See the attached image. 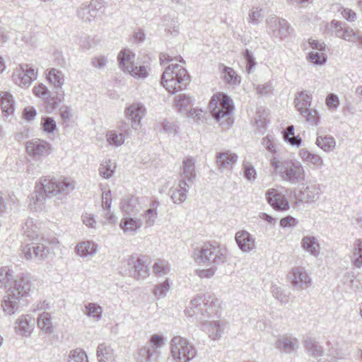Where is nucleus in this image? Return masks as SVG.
Wrapping results in <instances>:
<instances>
[{
	"instance_id": "nucleus-1",
	"label": "nucleus",
	"mask_w": 362,
	"mask_h": 362,
	"mask_svg": "<svg viewBox=\"0 0 362 362\" xmlns=\"http://www.w3.org/2000/svg\"><path fill=\"white\" fill-rule=\"evenodd\" d=\"M0 287L7 289L1 307L5 315H11L18 311L21 298L30 291V280L24 274L14 276L8 267H0Z\"/></svg>"
},
{
	"instance_id": "nucleus-2",
	"label": "nucleus",
	"mask_w": 362,
	"mask_h": 362,
	"mask_svg": "<svg viewBox=\"0 0 362 362\" xmlns=\"http://www.w3.org/2000/svg\"><path fill=\"white\" fill-rule=\"evenodd\" d=\"M40 185L42 192L35 193L30 203V206H33L35 210L42 208L45 197L62 201L74 189L76 182L68 177H44L41 180Z\"/></svg>"
},
{
	"instance_id": "nucleus-3",
	"label": "nucleus",
	"mask_w": 362,
	"mask_h": 362,
	"mask_svg": "<svg viewBox=\"0 0 362 362\" xmlns=\"http://www.w3.org/2000/svg\"><path fill=\"white\" fill-rule=\"evenodd\" d=\"M271 173L291 185H296L305 180L304 166L296 159L274 156L269 160Z\"/></svg>"
},
{
	"instance_id": "nucleus-4",
	"label": "nucleus",
	"mask_w": 362,
	"mask_h": 362,
	"mask_svg": "<svg viewBox=\"0 0 362 362\" xmlns=\"http://www.w3.org/2000/svg\"><path fill=\"white\" fill-rule=\"evenodd\" d=\"M192 257L199 264L215 267L228 261V252L225 246L205 244L194 250Z\"/></svg>"
},
{
	"instance_id": "nucleus-5",
	"label": "nucleus",
	"mask_w": 362,
	"mask_h": 362,
	"mask_svg": "<svg viewBox=\"0 0 362 362\" xmlns=\"http://www.w3.org/2000/svg\"><path fill=\"white\" fill-rule=\"evenodd\" d=\"M189 307L185 310V314L189 317L200 312L203 317L212 318L218 315L220 310L221 303L218 298L210 293H199L190 301Z\"/></svg>"
},
{
	"instance_id": "nucleus-6",
	"label": "nucleus",
	"mask_w": 362,
	"mask_h": 362,
	"mask_svg": "<svg viewBox=\"0 0 362 362\" xmlns=\"http://www.w3.org/2000/svg\"><path fill=\"white\" fill-rule=\"evenodd\" d=\"M189 76L187 70L178 64L171 63L163 71L161 84L170 93L185 88Z\"/></svg>"
},
{
	"instance_id": "nucleus-7",
	"label": "nucleus",
	"mask_w": 362,
	"mask_h": 362,
	"mask_svg": "<svg viewBox=\"0 0 362 362\" xmlns=\"http://www.w3.org/2000/svg\"><path fill=\"white\" fill-rule=\"evenodd\" d=\"M213 117L216 120L227 117L226 121L228 126L232 124L229 117L232 112L233 106L229 97L223 93L215 94L211 98L209 105Z\"/></svg>"
},
{
	"instance_id": "nucleus-8",
	"label": "nucleus",
	"mask_w": 362,
	"mask_h": 362,
	"mask_svg": "<svg viewBox=\"0 0 362 362\" xmlns=\"http://www.w3.org/2000/svg\"><path fill=\"white\" fill-rule=\"evenodd\" d=\"M170 354L174 362H189L197 354L195 348L185 338L175 336L170 340Z\"/></svg>"
},
{
	"instance_id": "nucleus-9",
	"label": "nucleus",
	"mask_w": 362,
	"mask_h": 362,
	"mask_svg": "<svg viewBox=\"0 0 362 362\" xmlns=\"http://www.w3.org/2000/svg\"><path fill=\"white\" fill-rule=\"evenodd\" d=\"M135 54L129 49H124L117 56L119 68L135 78H146L148 75V69L146 66H137L134 64Z\"/></svg>"
},
{
	"instance_id": "nucleus-10",
	"label": "nucleus",
	"mask_w": 362,
	"mask_h": 362,
	"mask_svg": "<svg viewBox=\"0 0 362 362\" xmlns=\"http://www.w3.org/2000/svg\"><path fill=\"white\" fill-rule=\"evenodd\" d=\"M118 130H109L105 134V139L107 143L115 148L122 146L125 139L131 137L132 130L129 124L125 120H120L117 124Z\"/></svg>"
},
{
	"instance_id": "nucleus-11",
	"label": "nucleus",
	"mask_w": 362,
	"mask_h": 362,
	"mask_svg": "<svg viewBox=\"0 0 362 362\" xmlns=\"http://www.w3.org/2000/svg\"><path fill=\"white\" fill-rule=\"evenodd\" d=\"M45 78L57 90L56 101L53 102V105L54 107H57L63 101L64 97V91L62 89L65 83V75L62 71L51 68L45 71Z\"/></svg>"
},
{
	"instance_id": "nucleus-12",
	"label": "nucleus",
	"mask_w": 362,
	"mask_h": 362,
	"mask_svg": "<svg viewBox=\"0 0 362 362\" xmlns=\"http://www.w3.org/2000/svg\"><path fill=\"white\" fill-rule=\"evenodd\" d=\"M27 153L35 160H41L48 156L52 151L48 141L40 139H33L25 144Z\"/></svg>"
},
{
	"instance_id": "nucleus-13",
	"label": "nucleus",
	"mask_w": 362,
	"mask_h": 362,
	"mask_svg": "<svg viewBox=\"0 0 362 362\" xmlns=\"http://www.w3.org/2000/svg\"><path fill=\"white\" fill-rule=\"evenodd\" d=\"M123 267L127 275L136 280L144 279L149 274L148 267L141 258L128 257L123 262Z\"/></svg>"
},
{
	"instance_id": "nucleus-14",
	"label": "nucleus",
	"mask_w": 362,
	"mask_h": 362,
	"mask_svg": "<svg viewBox=\"0 0 362 362\" xmlns=\"http://www.w3.org/2000/svg\"><path fill=\"white\" fill-rule=\"evenodd\" d=\"M37 72L32 66L23 64L13 70L12 78L16 85L21 88H28L37 78Z\"/></svg>"
},
{
	"instance_id": "nucleus-15",
	"label": "nucleus",
	"mask_w": 362,
	"mask_h": 362,
	"mask_svg": "<svg viewBox=\"0 0 362 362\" xmlns=\"http://www.w3.org/2000/svg\"><path fill=\"white\" fill-rule=\"evenodd\" d=\"M146 113V109L145 106L138 103H132L125 108L124 115L127 119L131 121L129 126L132 130L137 129Z\"/></svg>"
},
{
	"instance_id": "nucleus-16",
	"label": "nucleus",
	"mask_w": 362,
	"mask_h": 362,
	"mask_svg": "<svg viewBox=\"0 0 362 362\" xmlns=\"http://www.w3.org/2000/svg\"><path fill=\"white\" fill-rule=\"evenodd\" d=\"M21 252L26 259H44L47 257L50 249L44 244H25L21 246Z\"/></svg>"
},
{
	"instance_id": "nucleus-17",
	"label": "nucleus",
	"mask_w": 362,
	"mask_h": 362,
	"mask_svg": "<svg viewBox=\"0 0 362 362\" xmlns=\"http://www.w3.org/2000/svg\"><path fill=\"white\" fill-rule=\"evenodd\" d=\"M200 329L205 332L212 340H218L224 332L226 323L220 320H202L199 325Z\"/></svg>"
},
{
	"instance_id": "nucleus-18",
	"label": "nucleus",
	"mask_w": 362,
	"mask_h": 362,
	"mask_svg": "<svg viewBox=\"0 0 362 362\" xmlns=\"http://www.w3.org/2000/svg\"><path fill=\"white\" fill-rule=\"evenodd\" d=\"M34 325L35 320L31 315H21L14 323V329L16 334L28 337L33 332Z\"/></svg>"
},
{
	"instance_id": "nucleus-19",
	"label": "nucleus",
	"mask_w": 362,
	"mask_h": 362,
	"mask_svg": "<svg viewBox=\"0 0 362 362\" xmlns=\"http://www.w3.org/2000/svg\"><path fill=\"white\" fill-rule=\"evenodd\" d=\"M291 283L297 290H303L311 285V279L302 267H296L291 273Z\"/></svg>"
},
{
	"instance_id": "nucleus-20",
	"label": "nucleus",
	"mask_w": 362,
	"mask_h": 362,
	"mask_svg": "<svg viewBox=\"0 0 362 362\" xmlns=\"http://www.w3.org/2000/svg\"><path fill=\"white\" fill-rule=\"evenodd\" d=\"M330 29L334 31L336 35L338 37L342 38L345 40L353 42H360L362 44V35L359 33H355L352 29L346 28L345 26L346 24H329ZM362 46V45H361Z\"/></svg>"
},
{
	"instance_id": "nucleus-21",
	"label": "nucleus",
	"mask_w": 362,
	"mask_h": 362,
	"mask_svg": "<svg viewBox=\"0 0 362 362\" xmlns=\"http://www.w3.org/2000/svg\"><path fill=\"white\" fill-rule=\"evenodd\" d=\"M266 197L269 204L276 210L284 211L289 207L285 196L276 189H269L266 192Z\"/></svg>"
},
{
	"instance_id": "nucleus-22",
	"label": "nucleus",
	"mask_w": 362,
	"mask_h": 362,
	"mask_svg": "<svg viewBox=\"0 0 362 362\" xmlns=\"http://www.w3.org/2000/svg\"><path fill=\"white\" fill-rule=\"evenodd\" d=\"M180 180L179 181H184L189 185L192 183L196 177L195 160L194 158L187 157L182 160L180 170Z\"/></svg>"
},
{
	"instance_id": "nucleus-23",
	"label": "nucleus",
	"mask_w": 362,
	"mask_h": 362,
	"mask_svg": "<svg viewBox=\"0 0 362 362\" xmlns=\"http://www.w3.org/2000/svg\"><path fill=\"white\" fill-rule=\"evenodd\" d=\"M276 348L281 352L291 354L299 348L298 339L291 335H285L279 337L275 344Z\"/></svg>"
},
{
	"instance_id": "nucleus-24",
	"label": "nucleus",
	"mask_w": 362,
	"mask_h": 362,
	"mask_svg": "<svg viewBox=\"0 0 362 362\" xmlns=\"http://www.w3.org/2000/svg\"><path fill=\"white\" fill-rule=\"evenodd\" d=\"M235 239L243 252H248L255 248V238L246 230L238 231Z\"/></svg>"
},
{
	"instance_id": "nucleus-25",
	"label": "nucleus",
	"mask_w": 362,
	"mask_h": 362,
	"mask_svg": "<svg viewBox=\"0 0 362 362\" xmlns=\"http://www.w3.org/2000/svg\"><path fill=\"white\" fill-rule=\"evenodd\" d=\"M190 185L184 181H179L177 185L171 187L169 190V194L175 204H182L187 199Z\"/></svg>"
},
{
	"instance_id": "nucleus-26",
	"label": "nucleus",
	"mask_w": 362,
	"mask_h": 362,
	"mask_svg": "<svg viewBox=\"0 0 362 362\" xmlns=\"http://www.w3.org/2000/svg\"><path fill=\"white\" fill-rule=\"evenodd\" d=\"M300 246L303 250L315 257L320 254V245L318 238L315 236H304L300 241Z\"/></svg>"
},
{
	"instance_id": "nucleus-27",
	"label": "nucleus",
	"mask_w": 362,
	"mask_h": 362,
	"mask_svg": "<svg viewBox=\"0 0 362 362\" xmlns=\"http://www.w3.org/2000/svg\"><path fill=\"white\" fill-rule=\"evenodd\" d=\"M238 158L236 153L226 151L216 154V163L220 169H231L236 163Z\"/></svg>"
},
{
	"instance_id": "nucleus-28",
	"label": "nucleus",
	"mask_w": 362,
	"mask_h": 362,
	"mask_svg": "<svg viewBox=\"0 0 362 362\" xmlns=\"http://www.w3.org/2000/svg\"><path fill=\"white\" fill-rule=\"evenodd\" d=\"M37 325L40 332L44 334L49 335L55 331V326L53 325L49 313L43 312L40 314L37 319Z\"/></svg>"
},
{
	"instance_id": "nucleus-29",
	"label": "nucleus",
	"mask_w": 362,
	"mask_h": 362,
	"mask_svg": "<svg viewBox=\"0 0 362 362\" xmlns=\"http://www.w3.org/2000/svg\"><path fill=\"white\" fill-rule=\"evenodd\" d=\"M97 12L95 4L91 1L89 4H82L77 11V15L84 23H90L94 20Z\"/></svg>"
},
{
	"instance_id": "nucleus-30",
	"label": "nucleus",
	"mask_w": 362,
	"mask_h": 362,
	"mask_svg": "<svg viewBox=\"0 0 362 362\" xmlns=\"http://www.w3.org/2000/svg\"><path fill=\"white\" fill-rule=\"evenodd\" d=\"M298 156L307 165H313L317 168H321L324 165L323 160L320 155L314 153L306 148H301L299 151Z\"/></svg>"
},
{
	"instance_id": "nucleus-31",
	"label": "nucleus",
	"mask_w": 362,
	"mask_h": 362,
	"mask_svg": "<svg viewBox=\"0 0 362 362\" xmlns=\"http://www.w3.org/2000/svg\"><path fill=\"white\" fill-rule=\"evenodd\" d=\"M320 185L317 183L310 184L302 192L303 200L308 204L315 203L320 199Z\"/></svg>"
},
{
	"instance_id": "nucleus-32",
	"label": "nucleus",
	"mask_w": 362,
	"mask_h": 362,
	"mask_svg": "<svg viewBox=\"0 0 362 362\" xmlns=\"http://www.w3.org/2000/svg\"><path fill=\"white\" fill-rule=\"evenodd\" d=\"M312 95L306 90L298 92L294 99L295 107L299 113L305 112V110L310 108Z\"/></svg>"
},
{
	"instance_id": "nucleus-33",
	"label": "nucleus",
	"mask_w": 362,
	"mask_h": 362,
	"mask_svg": "<svg viewBox=\"0 0 362 362\" xmlns=\"http://www.w3.org/2000/svg\"><path fill=\"white\" fill-rule=\"evenodd\" d=\"M315 144L326 153H329L336 147V140L330 135L317 134Z\"/></svg>"
},
{
	"instance_id": "nucleus-34",
	"label": "nucleus",
	"mask_w": 362,
	"mask_h": 362,
	"mask_svg": "<svg viewBox=\"0 0 362 362\" xmlns=\"http://www.w3.org/2000/svg\"><path fill=\"white\" fill-rule=\"evenodd\" d=\"M303 347L306 354L314 358L322 356L324 353L323 347L315 339L310 337L304 341Z\"/></svg>"
},
{
	"instance_id": "nucleus-35",
	"label": "nucleus",
	"mask_w": 362,
	"mask_h": 362,
	"mask_svg": "<svg viewBox=\"0 0 362 362\" xmlns=\"http://www.w3.org/2000/svg\"><path fill=\"white\" fill-rule=\"evenodd\" d=\"M97 250V244L90 240L81 242L76 247V254L81 257H92L96 254Z\"/></svg>"
},
{
	"instance_id": "nucleus-36",
	"label": "nucleus",
	"mask_w": 362,
	"mask_h": 362,
	"mask_svg": "<svg viewBox=\"0 0 362 362\" xmlns=\"http://www.w3.org/2000/svg\"><path fill=\"white\" fill-rule=\"evenodd\" d=\"M159 202L158 201H152L150 204V208L144 213L143 218L146 228L151 227L155 224L158 218L157 208Z\"/></svg>"
},
{
	"instance_id": "nucleus-37",
	"label": "nucleus",
	"mask_w": 362,
	"mask_h": 362,
	"mask_svg": "<svg viewBox=\"0 0 362 362\" xmlns=\"http://www.w3.org/2000/svg\"><path fill=\"white\" fill-rule=\"evenodd\" d=\"M143 225V221L140 218L125 217L120 223V228L124 233H135Z\"/></svg>"
},
{
	"instance_id": "nucleus-38",
	"label": "nucleus",
	"mask_w": 362,
	"mask_h": 362,
	"mask_svg": "<svg viewBox=\"0 0 362 362\" xmlns=\"http://www.w3.org/2000/svg\"><path fill=\"white\" fill-rule=\"evenodd\" d=\"M96 356L99 362H112L114 361L112 349L104 343L98 346Z\"/></svg>"
},
{
	"instance_id": "nucleus-39",
	"label": "nucleus",
	"mask_w": 362,
	"mask_h": 362,
	"mask_svg": "<svg viewBox=\"0 0 362 362\" xmlns=\"http://www.w3.org/2000/svg\"><path fill=\"white\" fill-rule=\"evenodd\" d=\"M23 234L30 240H36L39 236V228L33 218H27L22 226Z\"/></svg>"
},
{
	"instance_id": "nucleus-40",
	"label": "nucleus",
	"mask_w": 362,
	"mask_h": 362,
	"mask_svg": "<svg viewBox=\"0 0 362 362\" xmlns=\"http://www.w3.org/2000/svg\"><path fill=\"white\" fill-rule=\"evenodd\" d=\"M160 349L151 347L149 345L141 348L139 351V355L141 357L140 362L144 361L148 362L156 361L160 356Z\"/></svg>"
},
{
	"instance_id": "nucleus-41",
	"label": "nucleus",
	"mask_w": 362,
	"mask_h": 362,
	"mask_svg": "<svg viewBox=\"0 0 362 362\" xmlns=\"http://www.w3.org/2000/svg\"><path fill=\"white\" fill-rule=\"evenodd\" d=\"M352 264L357 268L362 267V240L356 239L350 256Z\"/></svg>"
},
{
	"instance_id": "nucleus-42",
	"label": "nucleus",
	"mask_w": 362,
	"mask_h": 362,
	"mask_svg": "<svg viewBox=\"0 0 362 362\" xmlns=\"http://www.w3.org/2000/svg\"><path fill=\"white\" fill-rule=\"evenodd\" d=\"M83 313L89 317L93 318L96 321H100L103 317V308L95 303H88L84 306L83 310Z\"/></svg>"
},
{
	"instance_id": "nucleus-43",
	"label": "nucleus",
	"mask_w": 362,
	"mask_h": 362,
	"mask_svg": "<svg viewBox=\"0 0 362 362\" xmlns=\"http://www.w3.org/2000/svg\"><path fill=\"white\" fill-rule=\"evenodd\" d=\"M175 107L180 112H187L192 105V98L185 94H180L174 98Z\"/></svg>"
},
{
	"instance_id": "nucleus-44",
	"label": "nucleus",
	"mask_w": 362,
	"mask_h": 362,
	"mask_svg": "<svg viewBox=\"0 0 362 362\" xmlns=\"http://www.w3.org/2000/svg\"><path fill=\"white\" fill-rule=\"evenodd\" d=\"M138 204V197L134 196H126L121 202V209L124 212L131 214L137 210L136 207Z\"/></svg>"
},
{
	"instance_id": "nucleus-45",
	"label": "nucleus",
	"mask_w": 362,
	"mask_h": 362,
	"mask_svg": "<svg viewBox=\"0 0 362 362\" xmlns=\"http://www.w3.org/2000/svg\"><path fill=\"white\" fill-rule=\"evenodd\" d=\"M153 272L158 276H164L170 271V264L165 259L156 260L152 266Z\"/></svg>"
},
{
	"instance_id": "nucleus-46",
	"label": "nucleus",
	"mask_w": 362,
	"mask_h": 362,
	"mask_svg": "<svg viewBox=\"0 0 362 362\" xmlns=\"http://www.w3.org/2000/svg\"><path fill=\"white\" fill-rule=\"evenodd\" d=\"M0 106L3 112L8 115L13 113L14 111L13 96L8 93H2Z\"/></svg>"
},
{
	"instance_id": "nucleus-47",
	"label": "nucleus",
	"mask_w": 362,
	"mask_h": 362,
	"mask_svg": "<svg viewBox=\"0 0 362 362\" xmlns=\"http://www.w3.org/2000/svg\"><path fill=\"white\" fill-rule=\"evenodd\" d=\"M116 168V163L111 160L104 161L100 166L99 173L100 176L108 179L112 176Z\"/></svg>"
},
{
	"instance_id": "nucleus-48",
	"label": "nucleus",
	"mask_w": 362,
	"mask_h": 362,
	"mask_svg": "<svg viewBox=\"0 0 362 362\" xmlns=\"http://www.w3.org/2000/svg\"><path fill=\"white\" fill-rule=\"evenodd\" d=\"M33 94L44 100L48 101L49 100H53L52 98V93L48 88L43 83H39L35 86L33 88Z\"/></svg>"
},
{
	"instance_id": "nucleus-49",
	"label": "nucleus",
	"mask_w": 362,
	"mask_h": 362,
	"mask_svg": "<svg viewBox=\"0 0 362 362\" xmlns=\"http://www.w3.org/2000/svg\"><path fill=\"white\" fill-rule=\"evenodd\" d=\"M170 289V284L167 279L163 282L156 284L153 290V294L157 300L163 298L166 296Z\"/></svg>"
},
{
	"instance_id": "nucleus-50",
	"label": "nucleus",
	"mask_w": 362,
	"mask_h": 362,
	"mask_svg": "<svg viewBox=\"0 0 362 362\" xmlns=\"http://www.w3.org/2000/svg\"><path fill=\"white\" fill-rule=\"evenodd\" d=\"M305 112L300 113L305 121L312 126H316L320 122V116L316 109L309 108L305 110Z\"/></svg>"
},
{
	"instance_id": "nucleus-51",
	"label": "nucleus",
	"mask_w": 362,
	"mask_h": 362,
	"mask_svg": "<svg viewBox=\"0 0 362 362\" xmlns=\"http://www.w3.org/2000/svg\"><path fill=\"white\" fill-rule=\"evenodd\" d=\"M68 362H88L86 352L81 349L70 351Z\"/></svg>"
},
{
	"instance_id": "nucleus-52",
	"label": "nucleus",
	"mask_w": 362,
	"mask_h": 362,
	"mask_svg": "<svg viewBox=\"0 0 362 362\" xmlns=\"http://www.w3.org/2000/svg\"><path fill=\"white\" fill-rule=\"evenodd\" d=\"M242 165L245 177L250 182L255 181L257 178V172L253 165L249 161L244 160Z\"/></svg>"
},
{
	"instance_id": "nucleus-53",
	"label": "nucleus",
	"mask_w": 362,
	"mask_h": 362,
	"mask_svg": "<svg viewBox=\"0 0 362 362\" xmlns=\"http://www.w3.org/2000/svg\"><path fill=\"white\" fill-rule=\"evenodd\" d=\"M308 59L315 65H324L327 62V56L323 52H310Z\"/></svg>"
},
{
	"instance_id": "nucleus-54",
	"label": "nucleus",
	"mask_w": 362,
	"mask_h": 362,
	"mask_svg": "<svg viewBox=\"0 0 362 362\" xmlns=\"http://www.w3.org/2000/svg\"><path fill=\"white\" fill-rule=\"evenodd\" d=\"M224 80L230 84L236 85L240 83V77L235 73V71L230 67H224Z\"/></svg>"
},
{
	"instance_id": "nucleus-55",
	"label": "nucleus",
	"mask_w": 362,
	"mask_h": 362,
	"mask_svg": "<svg viewBox=\"0 0 362 362\" xmlns=\"http://www.w3.org/2000/svg\"><path fill=\"white\" fill-rule=\"evenodd\" d=\"M271 292L273 297H274L280 303L285 304L288 302V296L285 293L281 287L276 285H273L271 288Z\"/></svg>"
},
{
	"instance_id": "nucleus-56",
	"label": "nucleus",
	"mask_w": 362,
	"mask_h": 362,
	"mask_svg": "<svg viewBox=\"0 0 362 362\" xmlns=\"http://www.w3.org/2000/svg\"><path fill=\"white\" fill-rule=\"evenodd\" d=\"M41 126L46 133H52L57 128L54 119L49 117H43L41 120Z\"/></svg>"
},
{
	"instance_id": "nucleus-57",
	"label": "nucleus",
	"mask_w": 362,
	"mask_h": 362,
	"mask_svg": "<svg viewBox=\"0 0 362 362\" xmlns=\"http://www.w3.org/2000/svg\"><path fill=\"white\" fill-rule=\"evenodd\" d=\"M165 340L162 335L153 334L151 337L147 345L151 346V347L160 349L165 344Z\"/></svg>"
},
{
	"instance_id": "nucleus-58",
	"label": "nucleus",
	"mask_w": 362,
	"mask_h": 362,
	"mask_svg": "<svg viewBox=\"0 0 362 362\" xmlns=\"http://www.w3.org/2000/svg\"><path fill=\"white\" fill-rule=\"evenodd\" d=\"M216 272V267H211L208 269H197L195 273L201 279H210L215 274Z\"/></svg>"
},
{
	"instance_id": "nucleus-59",
	"label": "nucleus",
	"mask_w": 362,
	"mask_h": 362,
	"mask_svg": "<svg viewBox=\"0 0 362 362\" xmlns=\"http://www.w3.org/2000/svg\"><path fill=\"white\" fill-rule=\"evenodd\" d=\"M243 56L246 62V70L250 73L256 65L255 60L247 49L245 50Z\"/></svg>"
},
{
	"instance_id": "nucleus-60",
	"label": "nucleus",
	"mask_w": 362,
	"mask_h": 362,
	"mask_svg": "<svg viewBox=\"0 0 362 362\" xmlns=\"http://www.w3.org/2000/svg\"><path fill=\"white\" fill-rule=\"evenodd\" d=\"M325 103L329 110H334L338 107L339 100L337 95L329 93L326 98Z\"/></svg>"
},
{
	"instance_id": "nucleus-61",
	"label": "nucleus",
	"mask_w": 362,
	"mask_h": 362,
	"mask_svg": "<svg viewBox=\"0 0 362 362\" xmlns=\"http://www.w3.org/2000/svg\"><path fill=\"white\" fill-rule=\"evenodd\" d=\"M107 63V59L105 56H98L92 58V66L98 69H104Z\"/></svg>"
},
{
	"instance_id": "nucleus-62",
	"label": "nucleus",
	"mask_w": 362,
	"mask_h": 362,
	"mask_svg": "<svg viewBox=\"0 0 362 362\" xmlns=\"http://www.w3.org/2000/svg\"><path fill=\"white\" fill-rule=\"evenodd\" d=\"M298 224V220L293 216H288L281 219L280 226L282 228H293Z\"/></svg>"
},
{
	"instance_id": "nucleus-63",
	"label": "nucleus",
	"mask_w": 362,
	"mask_h": 362,
	"mask_svg": "<svg viewBox=\"0 0 362 362\" xmlns=\"http://www.w3.org/2000/svg\"><path fill=\"white\" fill-rule=\"evenodd\" d=\"M111 192L104 191L102 194V209L103 210L110 209L111 206Z\"/></svg>"
},
{
	"instance_id": "nucleus-64",
	"label": "nucleus",
	"mask_w": 362,
	"mask_h": 362,
	"mask_svg": "<svg viewBox=\"0 0 362 362\" xmlns=\"http://www.w3.org/2000/svg\"><path fill=\"white\" fill-rule=\"evenodd\" d=\"M256 90L257 94L260 95H267L272 92L273 86L271 83L268 82L263 85L257 86Z\"/></svg>"
}]
</instances>
